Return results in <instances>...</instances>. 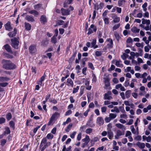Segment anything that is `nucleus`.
I'll list each match as a JSON object with an SVG mask.
<instances>
[{
    "mask_svg": "<svg viewBox=\"0 0 151 151\" xmlns=\"http://www.w3.org/2000/svg\"><path fill=\"white\" fill-rule=\"evenodd\" d=\"M88 65L89 67L92 70H94V68L92 63H89Z\"/></svg>",
    "mask_w": 151,
    "mask_h": 151,
    "instance_id": "51",
    "label": "nucleus"
},
{
    "mask_svg": "<svg viewBox=\"0 0 151 151\" xmlns=\"http://www.w3.org/2000/svg\"><path fill=\"white\" fill-rule=\"evenodd\" d=\"M124 131H120V130H118L116 131V134L117 136H119L123 135L124 134Z\"/></svg>",
    "mask_w": 151,
    "mask_h": 151,
    "instance_id": "25",
    "label": "nucleus"
},
{
    "mask_svg": "<svg viewBox=\"0 0 151 151\" xmlns=\"http://www.w3.org/2000/svg\"><path fill=\"white\" fill-rule=\"evenodd\" d=\"M17 30L16 28L14 29V31L10 32L8 34V35L10 37L15 36L17 33Z\"/></svg>",
    "mask_w": 151,
    "mask_h": 151,
    "instance_id": "12",
    "label": "nucleus"
},
{
    "mask_svg": "<svg viewBox=\"0 0 151 151\" xmlns=\"http://www.w3.org/2000/svg\"><path fill=\"white\" fill-rule=\"evenodd\" d=\"M112 18L113 19V21L115 23H117L120 21V19L119 17L116 15H114L112 17Z\"/></svg>",
    "mask_w": 151,
    "mask_h": 151,
    "instance_id": "18",
    "label": "nucleus"
},
{
    "mask_svg": "<svg viewBox=\"0 0 151 151\" xmlns=\"http://www.w3.org/2000/svg\"><path fill=\"white\" fill-rule=\"evenodd\" d=\"M102 53L101 51H96L95 52L96 55L97 56H100L101 55Z\"/></svg>",
    "mask_w": 151,
    "mask_h": 151,
    "instance_id": "47",
    "label": "nucleus"
},
{
    "mask_svg": "<svg viewBox=\"0 0 151 151\" xmlns=\"http://www.w3.org/2000/svg\"><path fill=\"white\" fill-rule=\"evenodd\" d=\"M79 86H77L76 88H74L73 89V93L77 92L79 89Z\"/></svg>",
    "mask_w": 151,
    "mask_h": 151,
    "instance_id": "42",
    "label": "nucleus"
},
{
    "mask_svg": "<svg viewBox=\"0 0 151 151\" xmlns=\"http://www.w3.org/2000/svg\"><path fill=\"white\" fill-rule=\"evenodd\" d=\"M150 20H147L142 18V24H146V26H145L142 24L140 25V26L146 31L150 30L151 31V25H150Z\"/></svg>",
    "mask_w": 151,
    "mask_h": 151,
    "instance_id": "2",
    "label": "nucleus"
},
{
    "mask_svg": "<svg viewBox=\"0 0 151 151\" xmlns=\"http://www.w3.org/2000/svg\"><path fill=\"white\" fill-rule=\"evenodd\" d=\"M131 91L130 90H128L125 93V95L127 98H128L130 96Z\"/></svg>",
    "mask_w": 151,
    "mask_h": 151,
    "instance_id": "35",
    "label": "nucleus"
},
{
    "mask_svg": "<svg viewBox=\"0 0 151 151\" xmlns=\"http://www.w3.org/2000/svg\"><path fill=\"white\" fill-rule=\"evenodd\" d=\"M115 125L117 128L121 129L123 131H124L126 129L125 126L120 123L116 124Z\"/></svg>",
    "mask_w": 151,
    "mask_h": 151,
    "instance_id": "14",
    "label": "nucleus"
},
{
    "mask_svg": "<svg viewBox=\"0 0 151 151\" xmlns=\"http://www.w3.org/2000/svg\"><path fill=\"white\" fill-rule=\"evenodd\" d=\"M53 137V135L50 133L48 134L47 136V137L48 139H52Z\"/></svg>",
    "mask_w": 151,
    "mask_h": 151,
    "instance_id": "48",
    "label": "nucleus"
},
{
    "mask_svg": "<svg viewBox=\"0 0 151 151\" xmlns=\"http://www.w3.org/2000/svg\"><path fill=\"white\" fill-rule=\"evenodd\" d=\"M107 41L109 42L107 44V46L108 47L111 48L113 47V42L111 39L109 38L107 39Z\"/></svg>",
    "mask_w": 151,
    "mask_h": 151,
    "instance_id": "16",
    "label": "nucleus"
},
{
    "mask_svg": "<svg viewBox=\"0 0 151 151\" xmlns=\"http://www.w3.org/2000/svg\"><path fill=\"white\" fill-rule=\"evenodd\" d=\"M111 112H116V113H118L119 112V109L116 106H115L114 107V109L111 110Z\"/></svg>",
    "mask_w": 151,
    "mask_h": 151,
    "instance_id": "33",
    "label": "nucleus"
},
{
    "mask_svg": "<svg viewBox=\"0 0 151 151\" xmlns=\"http://www.w3.org/2000/svg\"><path fill=\"white\" fill-rule=\"evenodd\" d=\"M12 42V46L15 49H17L19 45V42L18 40L16 38H14L11 39Z\"/></svg>",
    "mask_w": 151,
    "mask_h": 151,
    "instance_id": "4",
    "label": "nucleus"
},
{
    "mask_svg": "<svg viewBox=\"0 0 151 151\" xmlns=\"http://www.w3.org/2000/svg\"><path fill=\"white\" fill-rule=\"evenodd\" d=\"M135 45L138 47H141L143 48V45L142 44H141L140 43H136L135 44Z\"/></svg>",
    "mask_w": 151,
    "mask_h": 151,
    "instance_id": "46",
    "label": "nucleus"
},
{
    "mask_svg": "<svg viewBox=\"0 0 151 151\" xmlns=\"http://www.w3.org/2000/svg\"><path fill=\"white\" fill-rule=\"evenodd\" d=\"M73 0H67L64 3V7H66L67 6V4H70L72 2Z\"/></svg>",
    "mask_w": 151,
    "mask_h": 151,
    "instance_id": "36",
    "label": "nucleus"
},
{
    "mask_svg": "<svg viewBox=\"0 0 151 151\" xmlns=\"http://www.w3.org/2000/svg\"><path fill=\"white\" fill-rule=\"evenodd\" d=\"M51 41L53 43H55L56 42V39L55 36H53L51 38Z\"/></svg>",
    "mask_w": 151,
    "mask_h": 151,
    "instance_id": "52",
    "label": "nucleus"
},
{
    "mask_svg": "<svg viewBox=\"0 0 151 151\" xmlns=\"http://www.w3.org/2000/svg\"><path fill=\"white\" fill-rule=\"evenodd\" d=\"M3 64V67L7 70L14 69L16 68V65L11 63L10 61L3 60H2Z\"/></svg>",
    "mask_w": 151,
    "mask_h": 151,
    "instance_id": "1",
    "label": "nucleus"
},
{
    "mask_svg": "<svg viewBox=\"0 0 151 151\" xmlns=\"http://www.w3.org/2000/svg\"><path fill=\"white\" fill-rule=\"evenodd\" d=\"M104 83L105 84V85L107 86H109V80L107 78H104Z\"/></svg>",
    "mask_w": 151,
    "mask_h": 151,
    "instance_id": "61",
    "label": "nucleus"
},
{
    "mask_svg": "<svg viewBox=\"0 0 151 151\" xmlns=\"http://www.w3.org/2000/svg\"><path fill=\"white\" fill-rule=\"evenodd\" d=\"M29 12L31 14H33L36 17H37L39 15V13L35 10H31L29 11Z\"/></svg>",
    "mask_w": 151,
    "mask_h": 151,
    "instance_id": "21",
    "label": "nucleus"
},
{
    "mask_svg": "<svg viewBox=\"0 0 151 151\" xmlns=\"http://www.w3.org/2000/svg\"><path fill=\"white\" fill-rule=\"evenodd\" d=\"M126 2V0H118L117 4L119 6L122 7L125 5Z\"/></svg>",
    "mask_w": 151,
    "mask_h": 151,
    "instance_id": "10",
    "label": "nucleus"
},
{
    "mask_svg": "<svg viewBox=\"0 0 151 151\" xmlns=\"http://www.w3.org/2000/svg\"><path fill=\"white\" fill-rule=\"evenodd\" d=\"M96 43V39L93 40L92 42L91 43L92 47L94 46Z\"/></svg>",
    "mask_w": 151,
    "mask_h": 151,
    "instance_id": "60",
    "label": "nucleus"
},
{
    "mask_svg": "<svg viewBox=\"0 0 151 151\" xmlns=\"http://www.w3.org/2000/svg\"><path fill=\"white\" fill-rule=\"evenodd\" d=\"M82 141L83 142H85L88 143L90 141V139L89 138V137L88 135H86L85 138L82 139Z\"/></svg>",
    "mask_w": 151,
    "mask_h": 151,
    "instance_id": "29",
    "label": "nucleus"
},
{
    "mask_svg": "<svg viewBox=\"0 0 151 151\" xmlns=\"http://www.w3.org/2000/svg\"><path fill=\"white\" fill-rule=\"evenodd\" d=\"M114 35L117 40L119 41L120 38V36L119 34L117 32H114Z\"/></svg>",
    "mask_w": 151,
    "mask_h": 151,
    "instance_id": "38",
    "label": "nucleus"
},
{
    "mask_svg": "<svg viewBox=\"0 0 151 151\" xmlns=\"http://www.w3.org/2000/svg\"><path fill=\"white\" fill-rule=\"evenodd\" d=\"M46 77V75L44 74L41 78L40 80L39 81V83H38L41 86L42 83V82L45 79V77Z\"/></svg>",
    "mask_w": 151,
    "mask_h": 151,
    "instance_id": "32",
    "label": "nucleus"
},
{
    "mask_svg": "<svg viewBox=\"0 0 151 151\" xmlns=\"http://www.w3.org/2000/svg\"><path fill=\"white\" fill-rule=\"evenodd\" d=\"M106 107L104 106L101 108V111L102 113L105 112L106 110Z\"/></svg>",
    "mask_w": 151,
    "mask_h": 151,
    "instance_id": "64",
    "label": "nucleus"
},
{
    "mask_svg": "<svg viewBox=\"0 0 151 151\" xmlns=\"http://www.w3.org/2000/svg\"><path fill=\"white\" fill-rule=\"evenodd\" d=\"M51 143L50 142H47V139L46 137L43 138L41 141L40 147H44L46 148L50 145Z\"/></svg>",
    "mask_w": 151,
    "mask_h": 151,
    "instance_id": "3",
    "label": "nucleus"
},
{
    "mask_svg": "<svg viewBox=\"0 0 151 151\" xmlns=\"http://www.w3.org/2000/svg\"><path fill=\"white\" fill-rule=\"evenodd\" d=\"M72 147L71 146H69L68 148H66V146L64 145L63 147V149L62 151H71Z\"/></svg>",
    "mask_w": 151,
    "mask_h": 151,
    "instance_id": "27",
    "label": "nucleus"
},
{
    "mask_svg": "<svg viewBox=\"0 0 151 151\" xmlns=\"http://www.w3.org/2000/svg\"><path fill=\"white\" fill-rule=\"evenodd\" d=\"M9 125L13 129H14V123L13 121H10L9 123Z\"/></svg>",
    "mask_w": 151,
    "mask_h": 151,
    "instance_id": "40",
    "label": "nucleus"
},
{
    "mask_svg": "<svg viewBox=\"0 0 151 151\" xmlns=\"http://www.w3.org/2000/svg\"><path fill=\"white\" fill-rule=\"evenodd\" d=\"M73 124L72 123L70 124L65 129V131L66 132H69L70 129L72 128Z\"/></svg>",
    "mask_w": 151,
    "mask_h": 151,
    "instance_id": "31",
    "label": "nucleus"
},
{
    "mask_svg": "<svg viewBox=\"0 0 151 151\" xmlns=\"http://www.w3.org/2000/svg\"><path fill=\"white\" fill-rule=\"evenodd\" d=\"M40 21L41 24H44L47 22V20L46 17L45 15H42L40 18Z\"/></svg>",
    "mask_w": 151,
    "mask_h": 151,
    "instance_id": "8",
    "label": "nucleus"
},
{
    "mask_svg": "<svg viewBox=\"0 0 151 151\" xmlns=\"http://www.w3.org/2000/svg\"><path fill=\"white\" fill-rule=\"evenodd\" d=\"M131 30L133 33H138L140 31V29L135 27H133L131 28Z\"/></svg>",
    "mask_w": 151,
    "mask_h": 151,
    "instance_id": "19",
    "label": "nucleus"
},
{
    "mask_svg": "<svg viewBox=\"0 0 151 151\" xmlns=\"http://www.w3.org/2000/svg\"><path fill=\"white\" fill-rule=\"evenodd\" d=\"M25 27L26 30H29L31 29V26L29 24L25 22Z\"/></svg>",
    "mask_w": 151,
    "mask_h": 151,
    "instance_id": "28",
    "label": "nucleus"
},
{
    "mask_svg": "<svg viewBox=\"0 0 151 151\" xmlns=\"http://www.w3.org/2000/svg\"><path fill=\"white\" fill-rule=\"evenodd\" d=\"M135 139L137 141H140L142 139V137L141 136L138 135L137 136L135 137Z\"/></svg>",
    "mask_w": 151,
    "mask_h": 151,
    "instance_id": "57",
    "label": "nucleus"
},
{
    "mask_svg": "<svg viewBox=\"0 0 151 151\" xmlns=\"http://www.w3.org/2000/svg\"><path fill=\"white\" fill-rule=\"evenodd\" d=\"M135 75L136 77L137 78H141V75L140 73H135Z\"/></svg>",
    "mask_w": 151,
    "mask_h": 151,
    "instance_id": "62",
    "label": "nucleus"
},
{
    "mask_svg": "<svg viewBox=\"0 0 151 151\" xmlns=\"http://www.w3.org/2000/svg\"><path fill=\"white\" fill-rule=\"evenodd\" d=\"M8 85V83H0V85L1 87H5L6 86Z\"/></svg>",
    "mask_w": 151,
    "mask_h": 151,
    "instance_id": "63",
    "label": "nucleus"
},
{
    "mask_svg": "<svg viewBox=\"0 0 151 151\" xmlns=\"http://www.w3.org/2000/svg\"><path fill=\"white\" fill-rule=\"evenodd\" d=\"M111 120L109 116V117H106L105 118V120L106 123L109 122Z\"/></svg>",
    "mask_w": 151,
    "mask_h": 151,
    "instance_id": "53",
    "label": "nucleus"
},
{
    "mask_svg": "<svg viewBox=\"0 0 151 151\" xmlns=\"http://www.w3.org/2000/svg\"><path fill=\"white\" fill-rule=\"evenodd\" d=\"M4 47L5 49L8 52H12L11 47L9 45L6 44L4 45Z\"/></svg>",
    "mask_w": 151,
    "mask_h": 151,
    "instance_id": "26",
    "label": "nucleus"
},
{
    "mask_svg": "<svg viewBox=\"0 0 151 151\" xmlns=\"http://www.w3.org/2000/svg\"><path fill=\"white\" fill-rule=\"evenodd\" d=\"M96 123L100 126L103 125L104 123L103 118L101 117H97L96 119Z\"/></svg>",
    "mask_w": 151,
    "mask_h": 151,
    "instance_id": "6",
    "label": "nucleus"
},
{
    "mask_svg": "<svg viewBox=\"0 0 151 151\" xmlns=\"http://www.w3.org/2000/svg\"><path fill=\"white\" fill-rule=\"evenodd\" d=\"M104 23L106 24H108L109 23V18L107 17H105L104 18Z\"/></svg>",
    "mask_w": 151,
    "mask_h": 151,
    "instance_id": "50",
    "label": "nucleus"
},
{
    "mask_svg": "<svg viewBox=\"0 0 151 151\" xmlns=\"http://www.w3.org/2000/svg\"><path fill=\"white\" fill-rule=\"evenodd\" d=\"M92 129L91 128H88L85 131L88 134H89L92 132Z\"/></svg>",
    "mask_w": 151,
    "mask_h": 151,
    "instance_id": "45",
    "label": "nucleus"
},
{
    "mask_svg": "<svg viewBox=\"0 0 151 151\" xmlns=\"http://www.w3.org/2000/svg\"><path fill=\"white\" fill-rule=\"evenodd\" d=\"M133 40L130 37H129L127 40V43H132Z\"/></svg>",
    "mask_w": 151,
    "mask_h": 151,
    "instance_id": "54",
    "label": "nucleus"
},
{
    "mask_svg": "<svg viewBox=\"0 0 151 151\" xmlns=\"http://www.w3.org/2000/svg\"><path fill=\"white\" fill-rule=\"evenodd\" d=\"M115 64L117 66L119 67H123V64L121 63V61L120 60H115Z\"/></svg>",
    "mask_w": 151,
    "mask_h": 151,
    "instance_id": "22",
    "label": "nucleus"
},
{
    "mask_svg": "<svg viewBox=\"0 0 151 151\" xmlns=\"http://www.w3.org/2000/svg\"><path fill=\"white\" fill-rule=\"evenodd\" d=\"M82 134L81 133H80L78 134L77 137V139L78 141L80 140L81 138Z\"/></svg>",
    "mask_w": 151,
    "mask_h": 151,
    "instance_id": "59",
    "label": "nucleus"
},
{
    "mask_svg": "<svg viewBox=\"0 0 151 151\" xmlns=\"http://www.w3.org/2000/svg\"><path fill=\"white\" fill-rule=\"evenodd\" d=\"M108 136L110 139H111L113 137L114 134L111 131H107Z\"/></svg>",
    "mask_w": 151,
    "mask_h": 151,
    "instance_id": "24",
    "label": "nucleus"
},
{
    "mask_svg": "<svg viewBox=\"0 0 151 151\" xmlns=\"http://www.w3.org/2000/svg\"><path fill=\"white\" fill-rule=\"evenodd\" d=\"M120 25L119 24H116L114 25L112 28V30L114 31L118 29L120 26Z\"/></svg>",
    "mask_w": 151,
    "mask_h": 151,
    "instance_id": "44",
    "label": "nucleus"
},
{
    "mask_svg": "<svg viewBox=\"0 0 151 151\" xmlns=\"http://www.w3.org/2000/svg\"><path fill=\"white\" fill-rule=\"evenodd\" d=\"M112 128L111 124L109 123L107 125V131H111V129Z\"/></svg>",
    "mask_w": 151,
    "mask_h": 151,
    "instance_id": "43",
    "label": "nucleus"
},
{
    "mask_svg": "<svg viewBox=\"0 0 151 151\" xmlns=\"http://www.w3.org/2000/svg\"><path fill=\"white\" fill-rule=\"evenodd\" d=\"M67 82L68 83L67 85L68 86H70L72 87H73V83L71 79H68Z\"/></svg>",
    "mask_w": 151,
    "mask_h": 151,
    "instance_id": "23",
    "label": "nucleus"
},
{
    "mask_svg": "<svg viewBox=\"0 0 151 151\" xmlns=\"http://www.w3.org/2000/svg\"><path fill=\"white\" fill-rule=\"evenodd\" d=\"M130 55H131V57H129V59H134L135 55V52H130Z\"/></svg>",
    "mask_w": 151,
    "mask_h": 151,
    "instance_id": "39",
    "label": "nucleus"
},
{
    "mask_svg": "<svg viewBox=\"0 0 151 151\" xmlns=\"http://www.w3.org/2000/svg\"><path fill=\"white\" fill-rule=\"evenodd\" d=\"M29 52L31 53H34L36 51L35 47L33 45H32L29 47Z\"/></svg>",
    "mask_w": 151,
    "mask_h": 151,
    "instance_id": "15",
    "label": "nucleus"
},
{
    "mask_svg": "<svg viewBox=\"0 0 151 151\" xmlns=\"http://www.w3.org/2000/svg\"><path fill=\"white\" fill-rule=\"evenodd\" d=\"M136 145L140 149H143L145 147V144L144 143H142L138 142L136 143Z\"/></svg>",
    "mask_w": 151,
    "mask_h": 151,
    "instance_id": "13",
    "label": "nucleus"
},
{
    "mask_svg": "<svg viewBox=\"0 0 151 151\" xmlns=\"http://www.w3.org/2000/svg\"><path fill=\"white\" fill-rule=\"evenodd\" d=\"M76 132H73V133L71 134L70 135V136L71 138H74L76 134Z\"/></svg>",
    "mask_w": 151,
    "mask_h": 151,
    "instance_id": "55",
    "label": "nucleus"
},
{
    "mask_svg": "<svg viewBox=\"0 0 151 151\" xmlns=\"http://www.w3.org/2000/svg\"><path fill=\"white\" fill-rule=\"evenodd\" d=\"M111 94L110 91H108L107 93L104 94V99L110 100L112 99V97L110 95Z\"/></svg>",
    "mask_w": 151,
    "mask_h": 151,
    "instance_id": "9",
    "label": "nucleus"
},
{
    "mask_svg": "<svg viewBox=\"0 0 151 151\" xmlns=\"http://www.w3.org/2000/svg\"><path fill=\"white\" fill-rule=\"evenodd\" d=\"M61 10L62 15H67L70 14V10H68V9H62Z\"/></svg>",
    "mask_w": 151,
    "mask_h": 151,
    "instance_id": "11",
    "label": "nucleus"
},
{
    "mask_svg": "<svg viewBox=\"0 0 151 151\" xmlns=\"http://www.w3.org/2000/svg\"><path fill=\"white\" fill-rule=\"evenodd\" d=\"M5 131H4V133L6 135V134H9L10 133L11 131L9 127H6L5 128Z\"/></svg>",
    "mask_w": 151,
    "mask_h": 151,
    "instance_id": "30",
    "label": "nucleus"
},
{
    "mask_svg": "<svg viewBox=\"0 0 151 151\" xmlns=\"http://www.w3.org/2000/svg\"><path fill=\"white\" fill-rule=\"evenodd\" d=\"M97 29L96 27L93 24H91L90 27L88 29V32L87 34L88 35H90L92 33L95 32L96 31Z\"/></svg>",
    "mask_w": 151,
    "mask_h": 151,
    "instance_id": "5",
    "label": "nucleus"
},
{
    "mask_svg": "<svg viewBox=\"0 0 151 151\" xmlns=\"http://www.w3.org/2000/svg\"><path fill=\"white\" fill-rule=\"evenodd\" d=\"M25 18L29 22H33L34 21L33 16L31 15H27Z\"/></svg>",
    "mask_w": 151,
    "mask_h": 151,
    "instance_id": "17",
    "label": "nucleus"
},
{
    "mask_svg": "<svg viewBox=\"0 0 151 151\" xmlns=\"http://www.w3.org/2000/svg\"><path fill=\"white\" fill-rule=\"evenodd\" d=\"M5 27L6 29L9 31H10L12 29L10 25V23L9 22H8L5 24Z\"/></svg>",
    "mask_w": 151,
    "mask_h": 151,
    "instance_id": "20",
    "label": "nucleus"
},
{
    "mask_svg": "<svg viewBox=\"0 0 151 151\" xmlns=\"http://www.w3.org/2000/svg\"><path fill=\"white\" fill-rule=\"evenodd\" d=\"M109 116L111 119H112L116 117V115L113 113H110L109 114Z\"/></svg>",
    "mask_w": 151,
    "mask_h": 151,
    "instance_id": "37",
    "label": "nucleus"
},
{
    "mask_svg": "<svg viewBox=\"0 0 151 151\" xmlns=\"http://www.w3.org/2000/svg\"><path fill=\"white\" fill-rule=\"evenodd\" d=\"M72 111L70 110H68L65 113V116H68L70 115L72 113Z\"/></svg>",
    "mask_w": 151,
    "mask_h": 151,
    "instance_id": "56",
    "label": "nucleus"
},
{
    "mask_svg": "<svg viewBox=\"0 0 151 151\" xmlns=\"http://www.w3.org/2000/svg\"><path fill=\"white\" fill-rule=\"evenodd\" d=\"M116 7L117 12L119 13H120L122 12V8L118 7Z\"/></svg>",
    "mask_w": 151,
    "mask_h": 151,
    "instance_id": "58",
    "label": "nucleus"
},
{
    "mask_svg": "<svg viewBox=\"0 0 151 151\" xmlns=\"http://www.w3.org/2000/svg\"><path fill=\"white\" fill-rule=\"evenodd\" d=\"M120 117L121 118L125 119L127 118V116L126 114V113H123V114H122L120 115Z\"/></svg>",
    "mask_w": 151,
    "mask_h": 151,
    "instance_id": "49",
    "label": "nucleus"
},
{
    "mask_svg": "<svg viewBox=\"0 0 151 151\" xmlns=\"http://www.w3.org/2000/svg\"><path fill=\"white\" fill-rule=\"evenodd\" d=\"M9 80V78L4 77H0V82H3L4 81H7Z\"/></svg>",
    "mask_w": 151,
    "mask_h": 151,
    "instance_id": "34",
    "label": "nucleus"
},
{
    "mask_svg": "<svg viewBox=\"0 0 151 151\" xmlns=\"http://www.w3.org/2000/svg\"><path fill=\"white\" fill-rule=\"evenodd\" d=\"M12 116L11 113H8L6 115V118L8 120H10L12 118Z\"/></svg>",
    "mask_w": 151,
    "mask_h": 151,
    "instance_id": "41",
    "label": "nucleus"
},
{
    "mask_svg": "<svg viewBox=\"0 0 151 151\" xmlns=\"http://www.w3.org/2000/svg\"><path fill=\"white\" fill-rule=\"evenodd\" d=\"M60 115V114L58 112H55L52 114L50 118V121L52 122L55 119L58 117Z\"/></svg>",
    "mask_w": 151,
    "mask_h": 151,
    "instance_id": "7",
    "label": "nucleus"
}]
</instances>
